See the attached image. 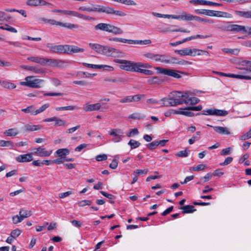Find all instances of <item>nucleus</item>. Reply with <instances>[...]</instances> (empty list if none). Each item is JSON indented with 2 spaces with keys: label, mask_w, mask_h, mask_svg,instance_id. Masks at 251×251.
<instances>
[{
  "label": "nucleus",
  "mask_w": 251,
  "mask_h": 251,
  "mask_svg": "<svg viewBox=\"0 0 251 251\" xmlns=\"http://www.w3.org/2000/svg\"><path fill=\"white\" fill-rule=\"evenodd\" d=\"M18 133V130L15 128L8 129L4 132V134L7 136H15Z\"/></svg>",
  "instance_id": "36"
},
{
  "label": "nucleus",
  "mask_w": 251,
  "mask_h": 251,
  "mask_svg": "<svg viewBox=\"0 0 251 251\" xmlns=\"http://www.w3.org/2000/svg\"><path fill=\"white\" fill-rule=\"evenodd\" d=\"M0 147H9L11 148L13 147V143L10 141L0 140Z\"/></svg>",
  "instance_id": "57"
},
{
  "label": "nucleus",
  "mask_w": 251,
  "mask_h": 251,
  "mask_svg": "<svg viewBox=\"0 0 251 251\" xmlns=\"http://www.w3.org/2000/svg\"><path fill=\"white\" fill-rule=\"evenodd\" d=\"M161 101L162 102V103L160 104H161V106H176L175 104V102L174 101L173 99L172 98V95L169 96V97L168 98H163L161 100Z\"/></svg>",
  "instance_id": "23"
},
{
  "label": "nucleus",
  "mask_w": 251,
  "mask_h": 251,
  "mask_svg": "<svg viewBox=\"0 0 251 251\" xmlns=\"http://www.w3.org/2000/svg\"><path fill=\"white\" fill-rule=\"evenodd\" d=\"M78 107L74 105H69L66 106H62V107H57L55 108V110L56 111H61V110H74L75 109H77Z\"/></svg>",
  "instance_id": "46"
},
{
  "label": "nucleus",
  "mask_w": 251,
  "mask_h": 251,
  "mask_svg": "<svg viewBox=\"0 0 251 251\" xmlns=\"http://www.w3.org/2000/svg\"><path fill=\"white\" fill-rule=\"evenodd\" d=\"M42 21L46 23H49L51 25H59L60 26L64 27L68 29L77 28L79 25L76 24H74L69 23H63L60 22L56 21L53 19H47L43 18Z\"/></svg>",
  "instance_id": "5"
},
{
  "label": "nucleus",
  "mask_w": 251,
  "mask_h": 251,
  "mask_svg": "<svg viewBox=\"0 0 251 251\" xmlns=\"http://www.w3.org/2000/svg\"><path fill=\"white\" fill-rule=\"evenodd\" d=\"M207 126L212 127V126H210L209 125H208ZM213 127L214 128V131L220 134L228 135L231 134V133L230 129L226 127L215 126H213Z\"/></svg>",
  "instance_id": "15"
},
{
  "label": "nucleus",
  "mask_w": 251,
  "mask_h": 251,
  "mask_svg": "<svg viewBox=\"0 0 251 251\" xmlns=\"http://www.w3.org/2000/svg\"><path fill=\"white\" fill-rule=\"evenodd\" d=\"M151 65L148 63L134 62L132 61L130 71L140 73L142 68H151Z\"/></svg>",
  "instance_id": "9"
},
{
  "label": "nucleus",
  "mask_w": 251,
  "mask_h": 251,
  "mask_svg": "<svg viewBox=\"0 0 251 251\" xmlns=\"http://www.w3.org/2000/svg\"><path fill=\"white\" fill-rule=\"evenodd\" d=\"M67 47L66 53L67 54L83 52L84 51V49L77 46L67 45Z\"/></svg>",
  "instance_id": "19"
},
{
  "label": "nucleus",
  "mask_w": 251,
  "mask_h": 251,
  "mask_svg": "<svg viewBox=\"0 0 251 251\" xmlns=\"http://www.w3.org/2000/svg\"><path fill=\"white\" fill-rule=\"evenodd\" d=\"M176 113L178 114L183 115L189 117H193L195 115H200L201 114L200 113L195 114V113L189 111L187 110H184V108L182 110H178V112H176Z\"/></svg>",
  "instance_id": "33"
},
{
  "label": "nucleus",
  "mask_w": 251,
  "mask_h": 251,
  "mask_svg": "<svg viewBox=\"0 0 251 251\" xmlns=\"http://www.w3.org/2000/svg\"><path fill=\"white\" fill-rule=\"evenodd\" d=\"M21 110L25 113H30L31 115H36L35 108L33 105H30L25 108L22 109Z\"/></svg>",
  "instance_id": "44"
},
{
  "label": "nucleus",
  "mask_w": 251,
  "mask_h": 251,
  "mask_svg": "<svg viewBox=\"0 0 251 251\" xmlns=\"http://www.w3.org/2000/svg\"><path fill=\"white\" fill-rule=\"evenodd\" d=\"M167 64H178L181 65H186L191 64V62L186 60H179L176 58L167 56L165 54H157V61Z\"/></svg>",
  "instance_id": "2"
},
{
  "label": "nucleus",
  "mask_w": 251,
  "mask_h": 251,
  "mask_svg": "<svg viewBox=\"0 0 251 251\" xmlns=\"http://www.w3.org/2000/svg\"><path fill=\"white\" fill-rule=\"evenodd\" d=\"M222 50L224 52L226 53L234 55H237L240 52V50L238 49H232L228 48H224L222 49Z\"/></svg>",
  "instance_id": "45"
},
{
  "label": "nucleus",
  "mask_w": 251,
  "mask_h": 251,
  "mask_svg": "<svg viewBox=\"0 0 251 251\" xmlns=\"http://www.w3.org/2000/svg\"><path fill=\"white\" fill-rule=\"evenodd\" d=\"M234 15L240 17L245 18H251V11H243L239 10H235L234 12Z\"/></svg>",
  "instance_id": "26"
},
{
  "label": "nucleus",
  "mask_w": 251,
  "mask_h": 251,
  "mask_svg": "<svg viewBox=\"0 0 251 251\" xmlns=\"http://www.w3.org/2000/svg\"><path fill=\"white\" fill-rule=\"evenodd\" d=\"M70 152V151L67 148L59 149L57 150L55 153L58 156V157L62 158L64 159L67 155H69Z\"/></svg>",
  "instance_id": "25"
},
{
  "label": "nucleus",
  "mask_w": 251,
  "mask_h": 251,
  "mask_svg": "<svg viewBox=\"0 0 251 251\" xmlns=\"http://www.w3.org/2000/svg\"><path fill=\"white\" fill-rule=\"evenodd\" d=\"M145 117V115L143 114L139 113H134L128 116L129 119H131L133 120H140L143 119Z\"/></svg>",
  "instance_id": "42"
},
{
  "label": "nucleus",
  "mask_w": 251,
  "mask_h": 251,
  "mask_svg": "<svg viewBox=\"0 0 251 251\" xmlns=\"http://www.w3.org/2000/svg\"><path fill=\"white\" fill-rule=\"evenodd\" d=\"M19 214L24 215L26 218L29 217L32 215V212L31 210L27 209L25 208L20 209Z\"/></svg>",
  "instance_id": "54"
},
{
  "label": "nucleus",
  "mask_w": 251,
  "mask_h": 251,
  "mask_svg": "<svg viewBox=\"0 0 251 251\" xmlns=\"http://www.w3.org/2000/svg\"><path fill=\"white\" fill-rule=\"evenodd\" d=\"M145 98V95L138 94L134 96H131L132 102V101H139Z\"/></svg>",
  "instance_id": "60"
},
{
  "label": "nucleus",
  "mask_w": 251,
  "mask_h": 251,
  "mask_svg": "<svg viewBox=\"0 0 251 251\" xmlns=\"http://www.w3.org/2000/svg\"><path fill=\"white\" fill-rule=\"evenodd\" d=\"M27 60L34 62L36 63H38L40 64L41 65L44 66V57H41L38 56H29L27 58Z\"/></svg>",
  "instance_id": "24"
},
{
  "label": "nucleus",
  "mask_w": 251,
  "mask_h": 251,
  "mask_svg": "<svg viewBox=\"0 0 251 251\" xmlns=\"http://www.w3.org/2000/svg\"><path fill=\"white\" fill-rule=\"evenodd\" d=\"M181 209L183 210V213H191L196 210V209H195L194 206L191 205L184 206L181 207Z\"/></svg>",
  "instance_id": "35"
},
{
  "label": "nucleus",
  "mask_w": 251,
  "mask_h": 251,
  "mask_svg": "<svg viewBox=\"0 0 251 251\" xmlns=\"http://www.w3.org/2000/svg\"><path fill=\"white\" fill-rule=\"evenodd\" d=\"M11 19V16L4 12L0 11V21H8Z\"/></svg>",
  "instance_id": "56"
},
{
  "label": "nucleus",
  "mask_w": 251,
  "mask_h": 251,
  "mask_svg": "<svg viewBox=\"0 0 251 251\" xmlns=\"http://www.w3.org/2000/svg\"><path fill=\"white\" fill-rule=\"evenodd\" d=\"M200 23H207L209 24L214 23V21L212 20H209L205 18H202L199 16H195L194 20Z\"/></svg>",
  "instance_id": "50"
},
{
  "label": "nucleus",
  "mask_w": 251,
  "mask_h": 251,
  "mask_svg": "<svg viewBox=\"0 0 251 251\" xmlns=\"http://www.w3.org/2000/svg\"><path fill=\"white\" fill-rule=\"evenodd\" d=\"M109 134L114 137L113 141L114 142H119L122 140L124 137V132L120 129L118 128L112 129L109 131Z\"/></svg>",
  "instance_id": "8"
},
{
  "label": "nucleus",
  "mask_w": 251,
  "mask_h": 251,
  "mask_svg": "<svg viewBox=\"0 0 251 251\" xmlns=\"http://www.w3.org/2000/svg\"><path fill=\"white\" fill-rule=\"evenodd\" d=\"M113 49L114 48H112L109 46H104L102 54L108 56H111Z\"/></svg>",
  "instance_id": "40"
},
{
  "label": "nucleus",
  "mask_w": 251,
  "mask_h": 251,
  "mask_svg": "<svg viewBox=\"0 0 251 251\" xmlns=\"http://www.w3.org/2000/svg\"><path fill=\"white\" fill-rule=\"evenodd\" d=\"M78 9L83 11L105 13L107 14L113 15L119 17H124L126 16V13L124 12L121 10H115L113 7L109 6L101 5H97L94 7L81 6L79 7Z\"/></svg>",
  "instance_id": "1"
},
{
  "label": "nucleus",
  "mask_w": 251,
  "mask_h": 251,
  "mask_svg": "<svg viewBox=\"0 0 251 251\" xmlns=\"http://www.w3.org/2000/svg\"><path fill=\"white\" fill-rule=\"evenodd\" d=\"M128 145L130 147L131 150L139 147L141 144L139 142L133 139H130L128 143Z\"/></svg>",
  "instance_id": "48"
},
{
  "label": "nucleus",
  "mask_w": 251,
  "mask_h": 251,
  "mask_svg": "<svg viewBox=\"0 0 251 251\" xmlns=\"http://www.w3.org/2000/svg\"><path fill=\"white\" fill-rule=\"evenodd\" d=\"M201 132L197 131L195 134L193 135L192 137L189 139L188 142L189 144L192 145L194 144L196 141L199 140L200 139Z\"/></svg>",
  "instance_id": "43"
},
{
  "label": "nucleus",
  "mask_w": 251,
  "mask_h": 251,
  "mask_svg": "<svg viewBox=\"0 0 251 251\" xmlns=\"http://www.w3.org/2000/svg\"><path fill=\"white\" fill-rule=\"evenodd\" d=\"M1 84L4 88L8 89H13L16 87V85L8 81L4 80L3 81H1Z\"/></svg>",
  "instance_id": "34"
},
{
  "label": "nucleus",
  "mask_w": 251,
  "mask_h": 251,
  "mask_svg": "<svg viewBox=\"0 0 251 251\" xmlns=\"http://www.w3.org/2000/svg\"><path fill=\"white\" fill-rule=\"evenodd\" d=\"M157 69H159V72L161 74L166 75L168 76H173L176 78H179L181 77V75L179 74V73H180V72L178 71L159 68H157Z\"/></svg>",
  "instance_id": "11"
},
{
  "label": "nucleus",
  "mask_w": 251,
  "mask_h": 251,
  "mask_svg": "<svg viewBox=\"0 0 251 251\" xmlns=\"http://www.w3.org/2000/svg\"><path fill=\"white\" fill-rule=\"evenodd\" d=\"M89 45L90 47L93 50H94L95 51L102 54V52L103 51V48L104 46H102L96 43H91L89 44Z\"/></svg>",
  "instance_id": "29"
},
{
  "label": "nucleus",
  "mask_w": 251,
  "mask_h": 251,
  "mask_svg": "<svg viewBox=\"0 0 251 251\" xmlns=\"http://www.w3.org/2000/svg\"><path fill=\"white\" fill-rule=\"evenodd\" d=\"M33 160L32 153L21 154L16 157V160L18 162H28Z\"/></svg>",
  "instance_id": "16"
},
{
  "label": "nucleus",
  "mask_w": 251,
  "mask_h": 251,
  "mask_svg": "<svg viewBox=\"0 0 251 251\" xmlns=\"http://www.w3.org/2000/svg\"><path fill=\"white\" fill-rule=\"evenodd\" d=\"M79 13L72 10H65V12H64V14L71 16V17H78Z\"/></svg>",
  "instance_id": "59"
},
{
  "label": "nucleus",
  "mask_w": 251,
  "mask_h": 251,
  "mask_svg": "<svg viewBox=\"0 0 251 251\" xmlns=\"http://www.w3.org/2000/svg\"><path fill=\"white\" fill-rule=\"evenodd\" d=\"M55 59H50L45 58L44 66L48 65L52 67H54Z\"/></svg>",
  "instance_id": "53"
},
{
  "label": "nucleus",
  "mask_w": 251,
  "mask_h": 251,
  "mask_svg": "<svg viewBox=\"0 0 251 251\" xmlns=\"http://www.w3.org/2000/svg\"><path fill=\"white\" fill-rule=\"evenodd\" d=\"M41 128L42 126L40 125H31L27 124L25 126V129L28 131L38 130L40 129Z\"/></svg>",
  "instance_id": "37"
},
{
  "label": "nucleus",
  "mask_w": 251,
  "mask_h": 251,
  "mask_svg": "<svg viewBox=\"0 0 251 251\" xmlns=\"http://www.w3.org/2000/svg\"><path fill=\"white\" fill-rule=\"evenodd\" d=\"M54 67L58 68H63L67 65V62L60 59H55Z\"/></svg>",
  "instance_id": "39"
},
{
  "label": "nucleus",
  "mask_w": 251,
  "mask_h": 251,
  "mask_svg": "<svg viewBox=\"0 0 251 251\" xmlns=\"http://www.w3.org/2000/svg\"><path fill=\"white\" fill-rule=\"evenodd\" d=\"M171 95L176 106L183 103L187 104L186 99L189 98V94L187 92L177 91L172 93Z\"/></svg>",
  "instance_id": "4"
},
{
  "label": "nucleus",
  "mask_w": 251,
  "mask_h": 251,
  "mask_svg": "<svg viewBox=\"0 0 251 251\" xmlns=\"http://www.w3.org/2000/svg\"><path fill=\"white\" fill-rule=\"evenodd\" d=\"M158 146V145L157 141H154L151 143L148 144L147 145V148L151 150H152L155 149Z\"/></svg>",
  "instance_id": "62"
},
{
  "label": "nucleus",
  "mask_w": 251,
  "mask_h": 251,
  "mask_svg": "<svg viewBox=\"0 0 251 251\" xmlns=\"http://www.w3.org/2000/svg\"><path fill=\"white\" fill-rule=\"evenodd\" d=\"M37 151H39L38 156L40 157L49 156L52 152V151H46L45 148L41 147L37 148Z\"/></svg>",
  "instance_id": "27"
},
{
  "label": "nucleus",
  "mask_w": 251,
  "mask_h": 251,
  "mask_svg": "<svg viewBox=\"0 0 251 251\" xmlns=\"http://www.w3.org/2000/svg\"><path fill=\"white\" fill-rule=\"evenodd\" d=\"M45 122H54V126H68L67 122L64 120H62L56 117H52L51 118H46L43 120Z\"/></svg>",
  "instance_id": "14"
},
{
  "label": "nucleus",
  "mask_w": 251,
  "mask_h": 251,
  "mask_svg": "<svg viewBox=\"0 0 251 251\" xmlns=\"http://www.w3.org/2000/svg\"><path fill=\"white\" fill-rule=\"evenodd\" d=\"M191 3L203 5L221 6L222 4L205 0H191Z\"/></svg>",
  "instance_id": "18"
},
{
  "label": "nucleus",
  "mask_w": 251,
  "mask_h": 251,
  "mask_svg": "<svg viewBox=\"0 0 251 251\" xmlns=\"http://www.w3.org/2000/svg\"><path fill=\"white\" fill-rule=\"evenodd\" d=\"M83 110L85 112H91L93 111H100V105L99 103L94 104H85L83 107Z\"/></svg>",
  "instance_id": "17"
},
{
  "label": "nucleus",
  "mask_w": 251,
  "mask_h": 251,
  "mask_svg": "<svg viewBox=\"0 0 251 251\" xmlns=\"http://www.w3.org/2000/svg\"><path fill=\"white\" fill-rule=\"evenodd\" d=\"M109 32L114 35H120L123 33V31L120 27L111 25Z\"/></svg>",
  "instance_id": "31"
},
{
  "label": "nucleus",
  "mask_w": 251,
  "mask_h": 251,
  "mask_svg": "<svg viewBox=\"0 0 251 251\" xmlns=\"http://www.w3.org/2000/svg\"><path fill=\"white\" fill-rule=\"evenodd\" d=\"M26 4L27 5L32 6H38L42 5L47 6L49 7H53V5L51 3L48 2L44 0H27Z\"/></svg>",
  "instance_id": "13"
},
{
  "label": "nucleus",
  "mask_w": 251,
  "mask_h": 251,
  "mask_svg": "<svg viewBox=\"0 0 251 251\" xmlns=\"http://www.w3.org/2000/svg\"><path fill=\"white\" fill-rule=\"evenodd\" d=\"M151 43V41L149 39L144 40H134L131 39L130 44L148 45L150 44Z\"/></svg>",
  "instance_id": "47"
},
{
  "label": "nucleus",
  "mask_w": 251,
  "mask_h": 251,
  "mask_svg": "<svg viewBox=\"0 0 251 251\" xmlns=\"http://www.w3.org/2000/svg\"><path fill=\"white\" fill-rule=\"evenodd\" d=\"M175 52L178 53L180 55H189L190 54V49L185 48L182 50H176Z\"/></svg>",
  "instance_id": "55"
},
{
  "label": "nucleus",
  "mask_w": 251,
  "mask_h": 251,
  "mask_svg": "<svg viewBox=\"0 0 251 251\" xmlns=\"http://www.w3.org/2000/svg\"><path fill=\"white\" fill-rule=\"evenodd\" d=\"M195 12L197 14L213 16V10L207 9H196Z\"/></svg>",
  "instance_id": "32"
},
{
  "label": "nucleus",
  "mask_w": 251,
  "mask_h": 251,
  "mask_svg": "<svg viewBox=\"0 0 251 251\" xmlns=\"http://www.w3.org/2000/svg\"><path fill=\"white\" fill-rule=\"evenodd\" d=\"M40 93H43L44 96H60L63 95V94L61 93H44L43 91H36L34 93L28 94L27 96L29 97H38Z\"/></svg>",
  "instance_id": "20"
},
{
  "label": "nucleus",
  "mask_w": 251,
  "mask_h": 251,
  "mask_svg": "<svg viewBox=\"0 0 251 251\" xmlns=\"http://www.w3.org/2000/svg\"><path fill=\"white\" fill-rule=\"evenodd\" d=\"M213 16L218 17L230 18L231 15L227 12L213 10Z\"/></svg>",
  "instance_id": "38"
},
{
  "label": "nucleus",
  "mask_w": 251,
  "mask_h": 251,
  "mask_svg": "<svg viewBox=\"0 0 251 251\" xmlns=\"http://www.w3.org/2000/svg\"><path fill=\"white\" fill-rule=\"evenodd\" d=\"M188 151L187 150L181 151L176 154V156L179 157H185L188 156Z\"/></svg>",
  "instance_id": "63"
},
{
  "label": "nucleus",
  "mask_w": 251,
  "mask_h": 251,
  "mask_svg": "<svg viewBox=\"0 0 251 251\" xmlns=\"http://www.w3.org/2000/svg\"><path fill=\"white\" fill-rule=\"evenodd\" d=\"M161 81V79L156 76L151 77L148 80V83L149 84H159Z\"/></svg>",
  "instance_id": "49"
},
{
  "label": "nucleus",
  "mask_w": 251,
  "mask_h": 251,
  "mask_svg": "<svg viewBox=\"0 0 251 251\" xmlns=\"http://www.w3.org/2000/svg\"><path fill=\"white\" fill-rule=\"evenodd\" d=\"M225 30L227 31H230L234 33L239 32H247L246 27L244 25L231 24L230 23H227V25L224 27Z\"/></svg>",
  "instance_id": "6"
},
{
  "label": "nucleus",
  "mask_w": 251,
  "mask_h": 251,
  "mask_svg": "<svg viewBox=\"0 0 251 251\" xmlns=\"http://www.w3.org/2000/svg\"><path fill=\"white\" fill-rule=\"evenodd\" d=\"M123 54V52H122L121 50L117 49L114 48L111 56L113 57H122Z\"/></svg>",
  "instance_id": "58"
},
{
  "label": "nucleus",
  "mask_w": 251,
  "mask_h": 251,
  "mask_svg": "<svg viewBox=\"0 0 251 251\" xmlns=\"http://www.w3.org/2000/svg\"><path fill=\"white\" fill-rule=\"evenodd\" d=\"M157 54L151 52H147L143 53L142 56L144 58L145 61H157Z\"/></svg>",
  "instance_id": "22"
},
{
  "label": "nucleus",
  "mask_w": 251,
  "mask_h": 251,
  "mask_svg": "<svg viewBox=\"0 0 251 251\" xmlns=\"http://www.w3.org/2000/svg\"><path fill=\"white\" fill-rule=\"evenodd\" d=\"M226 76L231 78H236L241 79L251 80V76L250 75H235L233 74H226Z\"/></svg>",
  "instance_id": "28"
},
{
  "label": "nucleus",
  "mask_w": 251,
  "mask_h": 251,
  "mask_svg": "<svg viewBox=\"0 0 251 251\" xmlns=\"http://www.w3.org/2000/svg\"><path fill=\"white\" fill-rule=\"evenodd\" d=\"M110 25L111 24H109L100 23L96 25L94 27V29L96 31L101 30L109 32Z\"/></svg>",
  "instance_id": "21"
},
{
  "label": "nucleus",
  "mask_w": 251,
  "mask_h": 251,
  "mask_svg": "<svg viewBox=\"0 0 251 251\" xmlns=\"http://www.w3.org/2000/svg\"><path fill=\"white\" fill-rule=\"evenodd\" d=\"M109 40L111 41L127 43L128 44H130V42H131V39H125V38H118V37L110 38L109 39Z\"/></svg>",
  "instance_id": "41"
},
{
  "label": "nucleus",
  "mask_w": 251,
  "mask_h": 251,
  "mask_svg": "<svg viewBox=\"0 0 251 251\" xmlns=\"http://www.w3.org/2000/svg\"><path fill=\"white\" fill-rule=\"evenodd\" d=\"M30 71L35 74H42L44 73V70L38 66H30Z\"/></svg>",
  "instance_id": "51"
},
{
  "label": "nucleus",
  "mask_w": 251,
  "mask_h": 251,
  "mask_svg": "<svg viewBox=\"0 0 251 251\" xmlns=\"http://www.w3.org/2000/svg\"><path fill=\"white\" fill-rule=\"evenodd\" d=\"M22 231L20 229H16L12 230L10 233V235L15 239L18 237L21 233Z\"/></svg>",
  "instance_id": "61"
},
{
  "label": "nucleus",
  "mask_w": 251,
  "mask_h": 251,
  "mask_svg": "<svg viewBox=\"0 0 251 251\" xmlns=\"http://www.w3.org/2000/svg\"><path fill=\"white\" fill-rule=\"evenodd\" d=\"M178 20L182 21H192L194 20L195 16L187 13L186 12H183L181 15H178Z\"/></svg>",
  "instance_id": "30"
},
{
  "label": "nucleus",
  "mask_w": 251,
  "mask_h": 251,
  "mask_svg": "<svg viewBox=\"0 0 251 251\" xmlns=\"http://www.w3.org/2000/svg\"><path fill=\"white\" fill-rule=\"evenodd\" d=\"M228 114L226 110L216 109H208L204 110L202 114L205 115H214L219 116H225Z\"/></svg>",
  "instance_id": "7"
},
{
  "label": "nucleus",
  "mask_w": 251,
  "mask_h": 251,
  "mask_svg": "<svg viewBox=\"0 0 251 251\" xmlns=\"http://www.w3.org/2000/svg\"><path fill=\"white\" fill-rule=\"evenodd\" d=\"M47 47L50 51L54 53H66L67 45L52 46L50 44L47 45Z\"/></svg>",
  "instance_id": "10"
},
{
  "label": "nucleus",
  "mask_w": 251,
  "mask_h": 251,
  "mask_svg": "<svg viewBox=\"0 0 251 251\" xmlns=\"http://www.w3.org/2000/svg\"><path fill=\"white\" fill-rule=\"evenodd\" d=\"M25 81H21L20 84L33 88H40L43 86L44 82L43 79L35 78L33 76H28L25 77Z\"/></svg>",
  "instance_id": "3"
},
{
  "label": "nucleus",
  "mask_w": 251,
  "mask_h": 251,
  "mask_svg": "<svg viewBox=\"0 0 251 251\" xmlns=\"http://www.w3.org/2000/svg\"><path fill=\"white\" fill-rule=\"evenodd\" d=\"M92 204V201L89 200H83L78 202L79 206L83 207L86 205H90Z\"/></svg>",
  "instance_id": "64"
},
{
  "label": "nucleus",
  "mask_w": 251,
  "mask_h": 251,
  "mask_svg": "<svg viewBox=\"0 0 251 251\" xmlns=\"http://www.w3.org/2000/svg\"><path fill=\"white\" fill-rule=\"evenodd\" d=\"M187 104L194 105L200 102V100L196 97H189L186 99Z\"/></svg>",
  "instance_id": "52"
},
{
  "label": "nucleus",
  "mask_w": 251,
  "mask_h": 251,
  "mask_svg": "<svg viewBox=\"0 0 251 251\" xmlns=\"http://www.w3.org/2000/svg\"><path fill=\"white\" fill-rule=\"evenodd\" d=\"M114 61L116 63L120 64V67L121 69L130 71L132 61L119 59H114Z\"/></svg>",
  "instance_id": "12"
}]
</instances>
